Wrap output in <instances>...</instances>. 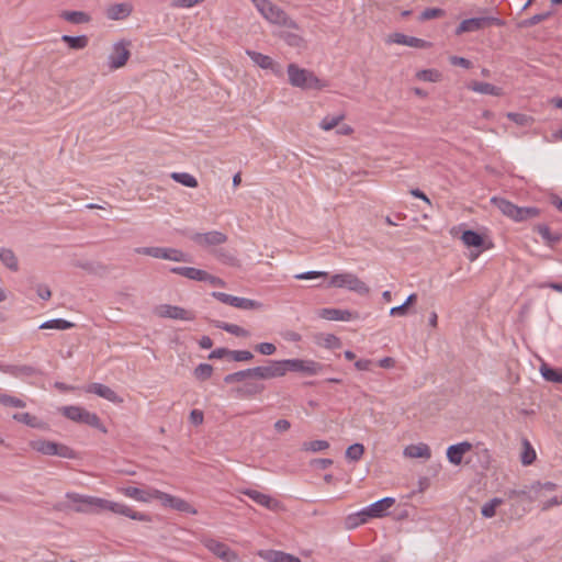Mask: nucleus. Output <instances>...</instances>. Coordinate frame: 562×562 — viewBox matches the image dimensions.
Listing matches in <instances>:
<instances>
[{"mask_svg": "<svg viewBox=\"0 0 562 562\" xmlns=\"http://www.w3.org/2000/svg\"><path fill=\"white\" fill-rule=\"evenodd\" d=\"M66 497L74 504L72 510L77 513L93 514L103 510H110L114 514L123 515L134 520H149L146 514L135 512L125 504L112 502L105 498L82 495L74 492H68Z\"/></svg>", "mask_w": 562, "mask_h": 562, "instance_id": "obj_1", "label": "nucleus"}, {"mask_svg": "<svg viewBox=\"0 0 562 562\" xmlns=\"http://www.w3.org/2000/svg\"><path fill=\"white\" fill-rule=\"evenodd\" d=\"M557 490V484L552 482L541 483L536 481L531 484H522L508 488L505 491V495L513 505L522 506L524 510H529L535 502H542V498L548 492Z\"/></svg>", "mask_w": 562, "mask_h": 562, "instance_id": "obj_2", "label": "nucleus"}, {"mask_svg": "<svg viewBox=\"0 0 562 562\" xmlns=\"http://www.w3.org/2000/svg\"><path fill=\"white\" fill-rule=\"evenodd\" d=\"M260 14L270 23L299 31V24L288 13L269 0H252Z\"/></svg>", "mask_w": 562, "mask_h": 562, "instance_id": "obj_3", "label": "nucleus"}, {"mask_svg": "<svg viewBox=\"0 0 562 562\" xmlns=\"http://www.w3.org/2000/svg\"><path fill=\"white\" fill-rule=\"evenodd\" d=\"M286 71L289 82L293 87L315 90H319L324 87L322 81L314 75L313 71L300 68L296 64H290Z\"/></svg>", "mask_w": 562, "mask_h": 562, "instance_id": "obj_4", "label": "nucleus"}, {"mask_svg": "<svg viewBox=\"0 0 562 562\" xmlns=\"http://www.w3.org/2000/svg\"><path fill=\"white\" fill-rule=\"evenodd\" d=\"M284 375L288 372L300 373L305 376H314L318 374H323L328 366L317 362L312 359H284L283 360Z\"/></svg>", "mask_w": 562, "mask_h": 562, "instance_id": "obj_5", "label": "nucleus"}, {"mask_svg": "<svg viewBox=\"0 0 562 562\" xmlns=\"http://www.w3.org/2000/svg\"><path fill=\"white\" fill-rule=\"evenodd\" d=\"M328 286L347 289L359 295H368L370 288L352 272L336 273L330 277Z\"/></svg>", "mask_w": 562, "mask_h": 562, "instance_id": "obj_6", "label": "nucleus"}, {"mask_svg": "<svg viewBox=\"0 0 562 562\" xmlns=\"http://www.w3.org/2000/svg\"><path fill=\"white\" fill-rule=\"evenodd\" d=\"M30 447L44 456H58L60 458L65 459H76L77 453L74 449L70 447L58 443L55 441H49L45 439H35L30 441Z\"/></svg>", "mask_w": 562, "mask_h": 562, "instance_id": "obj_7", "label": "nucleus"}, {"mask_svg": "<svg viewBox=\"0 0 562 562\" xmlns=\"http://www.w3.org/2000/svg\"><path fill=\"white\" fill-rule=\"evenodd\" d=\"M61 413L70 420L81 423L106 432L105 427L102 425L101 419L95 413H91L80 406L72 405L63 407Z\"/></svg>", "mask_w": 562, "mask_h": 562, "instance_id": "obj_8", "label": "nucleus"}, {"mask_svg": "<svg viewBox=\"0 0 562 562\" xmlns=\"http://www.w3.org/2000/svg\"><path fill=\"white\" fill-rule=\"evenodd\" d=\"M505 22L497 16L484 15L465 19L456 29V35L468 32H476L491 26H503Z\"/></svg>", "mask_w": 562, "mask_h": 562, "instance_id": "obj_9", "label": "nucleus"}, {"mask_svg": "<svg viewBox=\"0 0 562 562\" xmlns=\"http://www.w3.org/2000/svg\"><path fill=\"white\" fill-rule=\"evenodd\" d=\"M153 495L156 499H159L165 507H170L181 513L195 515L196 509L188 503L186 499L153 488Z\"/></svg>", "mask_w": 562, "mask_h": 562, "instance_id": "obj_10", "label": "nucleus"}, {"mask_svg": "<svg viewBox=\"0 0 562 562\" xmlns=\"http://www.w3.org/2000/svg\"><path fill=\"white\" fill-rule=\"evenodd\" d=\"M212 296L218 300L220 302L234 306L239 310L249 311V310H260L262 307V303L250 300L247 297L234 296L224 292H212Z\"/></svg>", "mask_w": 562, "mask_h": 562, "instance_id": "obj_11", "label": "nucleus"}, {"mask_svg": "<svg viewBox=\"0 0 562 562\" xmlns=\"http://www.w3.org/2000/svg\"><path fill=\"white\" fill-rule=\"evenodd\" d=\"M204 547L212 552L215 557L224 562H238V554L232 550L226 543L215 539L204 540Z\"/></svg>", "mask_w": 562, "mask_h": 562, "instance_id": "obj_12", "label": "nucleus"}, {"mask_svg": "<svg viewBox=\"0 0 562 562\" xmlns=\"http://www.w3.org/2000/svg\"><path fill=\"white\" fill-rule=\"evenodd\" d=\"M130 42L121 41L113 45L112 52L108 57V66L110 69L115 70L123 67L128 60L131 53L127 48Z\"/></svg>", "mask_w": 562, "mask_h": 562, "instance_id": "obj_13", "label": "nucleus"}, {"mask_svg": "<svg viewBox=\"0 0 562 562\" xmlns=\"http://www.w3.org/2000/svg\"><path fill=\"white\" fill-rule=\"evenodd\" d=\"M158 316L171 319L193 321L195 313L183 307L170 304L159 305L156 310Z\"/></svg>", "mask_w": 562, "mask_h": 562, "instance_id": "obj_14", "label": "nucleus"}, {"mask_svg": "<svg viewBox=\"0 0 562 562\" xmlns=\"http://www.w3.org/2000/svg\"><path fill=\"white\" fill-rule=\"evenodd\" d=\"M284 376L283 360H270L268 366L254 368V378L268 380Z\"/></svg>", "mask_w": 562, "mask_h": 562, "instance_id": "obj_15", "label": "nucleus"}, {"mask_svg": "<svg viewBox=\"0 0 562 562\" xmlns=\"http://www.w3.org/2000/svg\"><path fill=\"white\" fill-rule=\"evenodd\" d=\"M190 238L196 245L202 247L217 246L227 240V236L218 231L194 233Z\"/></svg>", "mask_w": 562, "mask_h": 562, "instance_id": "obj_16", "label": "nucleus"}, {"mask_svg": "<svg viewBox=\"0 0 562 562\" xmlns=\"http://www.w3.org/2000/svg\"><path fill=\"white\" fill-rule=\"evenodd\" d=\"M241 493L251 498L258 505L266 507L267 509L279 512L280 509L283 508L281 502L259 491L247 488L244 490Z\"/></svg>", "mask_w": 562, "mask_h": 562, "instance_id": "obj_17", "label": "nucleus"}, {"mask_svg": "<svg viewBox=\"0 0 562 562\" xmlns=\"http://www.w3.org/2000/svg\"><path fill=\"white\" fill-rule=\"evenodd\" d=\"M387 43H395L400 45H406L415 48H427L430 43L414 36H408L403 33H393L389 36Z\"/></svg>", "mask_w": 562, "mask_h": 562, "instance_id": "obj_18", "label": "nucleus"}, {"mask_svg": "<svg viewBox=\"0 0 562 562\" xmlns=\"http://www.w3.org/2000/svg\"><path fill=\"white\" fill-rule=\"evenodd\" d=\"M252 63L262 69H270L274 74H280V66L268 55L255 50H246Z\"/></svg>", "mask_w": 562, "mask_h": 562, "instance_id": "obj_19", "label": "nucleus"}, {"mask_svg": "<svg viewBox=\"0 0 562 562\" xmlns=\"http://www.w3.org/2000/svg\"><path fill=\"white\" fill-rule=\"evenodd\" d=\"M472 449V445L468 441H462L448 447L447 458L450 463L459 465L462 462L463 456Z\"/></svg>", "mask_w": 562, "mask_h": 562, "instance_id": "obj_20", "label": "nucleus"}, {"mask_svg": "<svg viewBox=\"0 0 562 562\" xmlns=\"http://www.w3.org/2000/svg\"><path fill=\"white\" fill-rule=\"evenodd\" d=\"M0 370L3 373L10 374L14 378H27L41 374V371L35 367L23 364V366H0Z\"/></svg>", "mask_w": 562, "mask_h": 562, "instance_id": "obj_21", "label": "nucleus"}, {"mask_svg": "<svg viewBox=\"0 0 562 562\" xmlns=\"http://www.w3.org/2000/svg\"><path fill=\"white\" fill-rule=\"evenodd\" d=\"M86 392L93 393L112 403H121L122 398L108 385L101 383H91L87 386Z\"/></svg>", "mask_w": 562, "mask_h": 562, "instance_id": "obj_22", "label": "nucleus"}, {"mask_svg": "<svg viewBox=\"0 0 562 562\" xmlns=\"http://www.w3.org/2000/svg\"><path fill=\"white\" fill-rule=\"evenodd\" d=\"M319 315L328 321H342L349 322L357 317V313L351 312L349 310H340V308H323Z\"/></svg>", "mask_w": 562, "mask_h": 562, "instance_id": "obj_23", "label": "nucleus"}, {"mask_svg": "<svg viewBox=\"0 0 562 562\" xmlns=\"http://www.w3.org/2000/svg\"><path fill=\"white\" fill-rule=\"evenodd\" d=\"M395 504V498L393 497H384L379 499L368 506L369 512H371L373 518H381L387 515L389 509Z\"/></svg>", "mask_w": 562, "mask_h": 562, "instance_id": "obj_24", "label": "nucleus"}, {"mask_svg": "<svg viewBox=\"0 0 562 562\" xmlns=\"http://www.w3.org/2000/svg\"><path fill=\"white\" fill-rule=\"evenodd\" d=\"M404 456L407 458H424L429 459L431 457V451L428 445L426 443H417V445H409L405 447L403 451Z\"/></svg>", "mask_w": 562, "mask_h": 562, "instance_id": "obj_25", "label": "nucleus"}, {"mask_svg": "<svg viewBox=\"0 0 562 562\" xmlns=\"http://www.w3.org/2000/svg\"><path fill=\"white\" fill-rule=\"evenodd\" d=\"M468 88L474 92L481 93V94H488V95H495L499 97L503 94L502 88L496 87L490 82H483V81H472Z\"/></svg>", "mask_w": 562, "mask_h": 562, "instance_id": "obj_26", "label": "nucleus"}, {"mask_svg": "<svg viewBox=\"0 0 562 562\" xmlns=\"http://www.w3.org/2000/svg\"><path fill=\"white\" fill-rule=\"evenodd\" d=\"M170 272L194 281H203L205 278V270L193 267H173Z\"/></svg>", "mask_w": 562, "mask_h": 562, "instance_id": "obj_27", "label": "nucleus"}, {"mask_svg": "<svg viewBox=\"0 0 562 562\" xmlns=\"http://www.w3.org/2000/svg\"><path fill=\"white\" fill-rule=\"evenodd\" d=\"M535 231L542 237L544 243L550 247H553L555 244L562 241V234L552 233L549 226L546 224H539L535 226Z\"/></svg>", "mask_w": 562, "mask_h": 562, "instance_id": "obj_28", "label": "nucleus"}, {"mask_svg": "<svg viewBox=\"0 0 562 562\" xmlns=\"http://www.w3.org/2000/svg\"><path fill=\"white\" fill-rule=\"evenodd\" d=\"M132 12V5L128 3H115L108 8L106 15L111 20H123Z\"/></svg>", "mask_w": 562, "mask_h": 562, "instance_id": "obj_29", "label": "nucleus"}, {"mask_svg": "<svg viewBox=\"0 0 562 562\" xmlns=\"http://www.w3.org/2000/svg\"><path fill=\"white\" fill-rule=\"evenodd\" d=\"M491 202L502 212L503 215H505L514 221L515 211L517 207L516 204H514L513 202H510L504 198H498V196H493L491 199Z\"/></svg>", "mask_w": 562, "mask_h": 562, "instance_id": "obj_30", "label": "nucleus"}, {"mask_svg": "<svg viewBox=\"0 0 562 562\" xmlns=\"http://www.w3.org/2000/svg\"><path fill=\"white\" fill-rule=\"evenodd\" d=\"M539 371L546 381L558 384L562 383V369H554L548 363L542 362L540 364Z\"/></svg>", "mask_w": 562, "mask_h": 562, "instance_id": "obj_31", "label": "nucleus"}, {"mask_svg": "<svg viewBox=\"0 0 562 562\" xmlns=\"http://www.w3.org/2000/svg\"><path fill=\"white\" fill-rule=\"evenodd\" d=\"M121 492L131 498H134L139 502H149L150 499L155 498L153 495V490L150 491H144L138 487L134 486H127L121 490Z\"/></svg>", "mask_w": 562, "mask_h": 562, "instance_id": "obj_32", "label": "nucleus"}, {"mask_svg": "<svg viewBox=\"0 0 562 562\" xmlns=\"http://www.w3.org/2000/svg\"><path fill=\"white\" fill-rule=\"evenodd\" d=\"M59 16L72 24H85L91 21V16L83 11H63Z\"/></svg>", "mask_w": 562, "mask_h": 562, "instance_id": "obj_33", "label": "nucleus"}, {"mask_svg": "<svg viewBox=\"0 0 562 562\" xmlns=\"http://www.w3.org/2000/svg\"><path fill=\"white\" fill-rule=\"evenodd\" d=\"M540 210L536 206H518L515 211L514 221L515 222H524L540 215Z\"/></svg>", "mask_w": 562, "mask_h": 562, "instance_id": "obj_34", "label": "nucleus"}, {"mask_svg": "<svg viewBox=\"0 0 562 562\" xmlns=\"http://www.w3.org/2000/svg\"><path fill=\"white\" fill-rule=\"evenodd\" d=\"M214 325L216 328H220V329H223L232 335H235L237 337H249L250 336V333L243 328L241 326L239 325H236V324H231V323H225V322H221V321H216L214 322Z\"/></svg>", "mask_w": 562, "mask_h": 562, "instance_id": "obj_35", "label": "nucleus"}, {"mask_svg": "<svg viewBox=\"0 0 562 562\" xmlns=\"http://www.w3.org/2000/svg\"><path fill=\"white\" fill-rule=\"evenodd\" d=\"M290 30L291 29L278 32V37L283 40L289 46L300 47L304 42L303 37L299 33Z\"/></svg>", "mask_w": 562, "mask_h": 562, "instance_id": "obj_36", "label": "nucleus"}, {"mask_svg": "<svg viewBox=\"0 0 562 562\" xmlns=\"http://www.w3.org/2000/svg\"><path fill=\"white\" fill-rule=\"evenodd\" d=\"M61 41L66 43L71 49H83L88 45V37L86 35L70 36L63 35Z\"/></svg>", "mask_w": 562, "mask_h": 562, "instance_id": "obj_37", "label": "nucleus"}, {"mask_svg": "<svg viewBox=\"0 0 562 562\" xmlns=\"http://www.w3.org/2000/svg\"><path fill=\"white\" fill-rule=\"evenodd\" d=\"M0 260L7 268H9L12 271H16L19 269L18 259L11 249L1 248Z\"/></svg>", "mask_w": 562, "mask_h": 562, "instance_id": "obj_38", "label": "nucleus"}, {"mask_svg": "<svg viewBox=\"0 0 562 562\" xmlns=\"http://www.w3.org/2000/svg\"><path fill=\"white\" fill-rule=\"evenodd\" d=\"M75 326L74 323L69 322V321H66V319H63V318H55V319H49L47 322H44L40 328L41 329H58V330H66V329H70Z\"/></svg>", "mask_w": 562, "mask_h": 562, "instance_id": "obj_39", "label": "nucleus"}, {"mask_svg": "<svg viewBox=\"0 0 562 562\" xmlns=\"http://www.w3.org/2000/svg\"><path fill=\"white\" fill-rule=\"evenodd\" d=\"M464 245L469 247H481L483 245V237L475 231L467 229L461 236Z\"/></svg>", "mask_w": 562, "mask_h": 562, "instance_id": "obj_40", "label": "nucleus"}, {"mask_svg": "<svg viewBox=\"0 0 562 562\" xmlns=\"http://www.w3.org/2000/svg\"><path fill=\"white\" fill-rule=\"evenodd\" d=\"M165 260H171L176 262H190L191 258L188 254L180 249L166 247Z\"/></svg>", "mask_w": 562, "mask_h": 562, "instance_id": "obj_41", "label": "nucleus"}, {"mask_svg": "<svg viewBox=\"0 0 562 562\" xmlns=\"http://www.w3.org/2000/svg\"><path fill=\"white\" fill-rule=\"evenodd\" d=\"M247 378H254V368L229 373L225 375L224 382L227 384H232L236 382H241Z\"/></svg>", "mask_w": 562, "mask_h": 562, "instance_id": "obj_42", "label": "nucleus"}, {"mask_svg": "<svg viewBox=\"0 0 562 562\" xmlns=\"http://www.w3.org/2000/svg\"><path fill=\"white\" fill-rule=\"evenodd\" d=\"M171 178L178 182L181 183L184 187L188 188H196L198 187V180L188 172H173L171 173Z\"/></svg>", "mask_w": 562, "mask_h": 562, "instance_id": "obj_43", "label": "nucleus"}, {"mask_svg": "<svg viewBox=\"0 0 562 562\" xmlns=\"http://www.w3.org/2000/svg\"><path fill=\"white\" fill-rule=\"evenodd\" d=\"M503 499L494 497L482 506L481 514L485 518H492L496 514V508L503 504Z\"/></svg>", "mask_w": 562, "mask_h": 562, "instance_id": "obj_44", "label": "nucleus"}, {"mask_svg": "<svg viewBox=\"0 0 562 562\" xmlns=\"http://www.w3.org/2000/svg\"><path fill=\"white\" fill-rule=\"evenodd\" d=\"M135 252L158 259H165L166 247H138L135 248Z\"/></svg>", "mask_w": 562, "mask_h": 562, "instance_id": "obj_45", "label": "nucleus"}, {"mask_svg": "<svg viewBox=\"0 0 562 562\" xmlns=\"http://www.w3.org/2000/svg\"><path fill=\"white\" fill-rule=\"evenodd\" d=\"M363 453H364V446L362 443H353L347 448L345 454L349 461L357 462L363 457Z\"/></svg>", "mask_w": 562, "mask_h": 562, "instance_id": "obj_46", "label": "nucleus"}, {"mask_svg": "<svg viewBox=\"0 0 562 562\" xmlns=\"http://www.w3.org/2000/svg\"><path fill=\"white\" fill-rule=\"evenodd\" d=\"M270 562H301V560L290 553L282 551H272L269 554Z\"/></svg>", "mask_w": 562, "mask_h": 562, "instance_id": "obj_47", "label": "nucleus"}, {"mask_svg": "<svg viewBox=\"0 0 562 562\" xmlns=\"http://www.w3.org/2000/svg\"><path fill=\"white\" fill-rule=\"evenodd\" d=\"M344 119H345L344 114H339V115H335V116L327 115L321 121L319 127L324 131H330L334 127H336Z\"/></svg>", "mask_w": 562, "mask_h": 562, "instance_id": "obj_48", "label": "nucleus"}, {"mask_svg": "<svg viewBox=\"0 0 562 562\" xmlns=\"http://www.w3.org/2000/svg\"><path fill=\"white\" fill-rule=\"evenodd\" d=\"M329 448V442L326 440H313L304 442L302 449L311 452H318Z\"/></svg>", "mask_w": 562, "mask_h": 562, "instance_id": "obj_49", "label": "nucleus"}, {"mask_svg": "<svg viewBox=\"0 0 562 562\" xmlns=\"http://www.w3.org/2000/svg\"><path fill=\"white\" fill-rule=\"evenodd\" d=\"M536 460V452L528 440L524 441V450L521 452V463L531 464Z\"/></svg>", "mask_w": 562, "mask_h": 562, "instance_id": "obj_50", "label": "nucleus"}, {"mask_svg": "<svg viewBox=\"0 0 562 562\" xmlns=\"http://www.w3.org/2000/svg\"><path fill=\"white\" fill-rule=\"evenodd\" d=\"M212 373H213V367L209 363H200L194 369V376L201 381H205V380L210 379Z\"/></svg>", "mask_w": 562, "mask_h": 562, "instance_id": "obj_51", "label": "nucleus"}, {"mask_svg": "<svg viewBox=\"0 0 562 562\" xmlns=\"http://www.w3.org/2000/svg\"><path fill=\"white\" fill-rule=\"evenodd\" d=\"M550 15H551L550 11L535 14V15L530 16L529 19L522 20L520 22V26L521 27H531V26L547 20Z\"/></svg>", "mask_w": 562, "mask_h": 562, "instance_id": "obj_52", "label": "nucleus"}, {"mask_svg": "<svg viewBox=\"0 0 562 562\" xmlns=\"http://www.w3.org/2000/svg\"><path fill=\"white\" fill-rule=\"evenodd\" d=\"M0 404L16 408L25 407V403L22 400L11 396L9 394H0Z\"/></svg>", "mask_w": 562, "mask_h": 562, "instance_id": "obj_53", "label": "nucleus"}, {"mask_svg": "<svg viewBox=\"0 0 562 562\" xmlns=\"http://www.w3.org/2000/svg\"><path fill=\"white\" fill-rule=\"evenodd\" d=\"M417 78L423 81L436 82L440 78V74L435 69H424L417 72Z\"/></svg>", "mask_w": 562, "mask_h": 562, "instance_id": "obj_54", "label": "nucleus"}, {"mask_svg": "<svg viewBox=\"0 0 562 562\" xmlns=\"http://www.w3.org/2000/svg\"><path fill=\"white\" fill-rule=\"evenodd\" d=\"M507 117L519 126H528L532 119L522 113L509 112Z\"/></svg>", "mask_w": 562, "mask_h": 562, "instance_id": "obj_55", "label": "nucleus"}, {"mask_svg": "<svg viewBox=\"0 0 562 562\" xmlns=\"http://www.w3.org/2000/svg\"><path fill=\"white\" fill-rule=\"evenodd\" d=\"M445 14V11L439 8H427L419 16L420 21H427L436 18H440Z\"/></svg>", "mask_w": 562, "mask_h": 562, "instance_id": "obj_56", "label": "nucleus"}, {"mask_svg": "<svg viewBox=\"0 0 562 562\" xmlns=\"http://www.w3.org/2000/svg\"><path fill=\"white\" fill-rule=\"evenodd\" d=\"M229 358L234 361H249L254 355L249 350H231Z\"/></svg>", "mask_w": 562, "mask_h": 562, "instance_id": "obj_57", "label": "nucleus"}, {"mask_svg": "<svg viewBox=\"0 0 562 562\" xmlns=\"http://www.w3.org/2000/svg\"><path fill=\"white\" fill-rule=\"evenodd\" d=\"M13 419L25 425H29L31 427H34L36 422V417L31 415L30 413H16L13 415Z\"/></svg>", "mask_w": 562, "mask_h": 562, "instance_id": "obj_58", "label": "nucleus"}, {"mask_svg": "<svg viewBox=\"0 0 562 562\" xmlns=\"http://www.w3.org/2000/svg\"><path fill=\"white\" fill-rule=\"evenodd\" d=\"M255 350L265 356H271L276 352L277 348L271 342H260L255 347Z\"/></svg>", "mask_w": 562, "mask_h": 562, "instance_id": "obj_59", "label": "nucleus"}, {"mask_svg": "<svg viewBox=\"0 0 562 562\" xmlns=\"http://www.w3.org/2000/svg\"><path fill=\"white\" fill-rule=\"evenodd\" d=\"M327 276H328V273L325 271H307V272L299 273L294 278L297 280H310V279H315V278H321V277L325 278Z\"/></svg>", "mask_w": 562, "mask_h": 562, "instance_id": "obj_60", "label": "nucleus"}, {"mask_svg": "<svg viewBox=\"0 0 562 562\" xmlns=\"http://www.w3.org/2000/svg\"><path fill=\"white\" fill-rule=\"evenodd\" d=\"M204 0H172L171 5L173 8H191Z\"/></svg>", "mask_w": 562, "mask_h": 562, "instance_id": "obj_61", "label": "nucleus"}, {"mask_svg": "<svg viewBox=\"0 0 562 562\" xmlns=\"http://www.w3.org/2000/svg\"><path fill=\"white\" fill-rule=\"evenodd\" d=\"M203 282H209L210 284L214 286H222L224 288L226 285L225 281L218 277H215L213 274H210L205 271V278L203 279Z\"/></svg>", "mask_w": 562, "mask_h": 562, "instance_id": "obj_62", "label": "nucleus"}, {"mask_svg": "<svg viewBox=\"0 0 562 562\" xmlns=\"http://www.w3.org/2000/svg\"><path fill=\"white\" fill-rule=\"evenodd\" d=\"M542 504V510H547L553 506H558L560 504H562V499L559 498L558 496H553V497H550L548 499H546V496L542 498V502H540Z\"/></svg>", "mask_w": 562, "mask_h": 562, "instance_id": "obj_63", "label": "nucleus"}, {"mask_svg": "<svg viewBox=\"0 0 562 562\" xmlns=\"http://www.w3.org/2000/svg\"><path fill=\"white\" fill-rule=\"evenodd\" d=\"M358 518L360 525L366 524L370 518H373L371 512H369L368 506L362 508L360 512L355 514Z\"/></svg>", "mask_w": 562, "mask_h": 562, "instance_id": "obj_64", "label": "nucleus"}]
</instances>
